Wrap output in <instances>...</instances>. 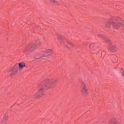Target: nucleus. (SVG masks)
Wrapping results in <instances>:
<instances>
[{
	"instance_id": "1",
	"label": "nucleus",
	"mask_w": 124,
	"mask_h": 124,
	"mask_svg": "<svg viewBox=\"0 0 124 124\" xmlns=\"http://www.w3.org/2000/svg\"><path fill=\"white\" fill-rule=\"evenodd\" d=\"M58 83V79L56 78L50 79L45 84H40L39 85L38 92H36L33 95V98H40L44 96V91L54 89Z\"/></svg>"
},
{
	"instance_id": "2",
	"label": "nucleus",
	"mask_w": 124,
	"mask_h": 124,
	"mask_svg": "<svg viewBox=\"0 0 124 124\" xmlns=\"http://www.w3.org/2000/svg\"><path fill=\"white\" fill-rule=\"evenodd\" d=\"M42 43L40 40H37L27 45L23 50V53L25 55H30L31 52L35 51L39 47L41 46Z\"/></svg>"
},
{
	"instance_id": "3",
	"label": "nucleus",
	"mask_w": 124,
	"mask_h": 124,
	"mask_svg": "<svg viewBox=\"0 0 124 124\" xmlns=\"http://www.w3.org/2000/svg\"><path fill=\"white\" fill-rule=\"evenodd\" d=\"M123 25H124V20L120 17L117 16L112 20V27L116 30L120 29Z\"/></svg>"
},
{
	"instance_id": "4",
	"label": "nucleus",
	"mask_w": 124,
	"mask_h": 124,
	"mask_svg": "<svg viewBox=\"0 0 124 124\" xmlns=\"http://www.w3.org/2000/svg\"><path fill=\"white\" fill-rule=\"evenodd\" d=\"M54 54V51L52 49H47L46 50L42 51L39 53L35 55V58H43L48 56H52Z\"/></svg>"
},
{
	"instance_id": "5",
	"label": "nucleus",
	"mask_w": 124,
	"mask_h": 124,
	"mask_svg": "<svg viewBox=\"0 0 124 124\" xmlns=\"http://www.w3.org/2000/svg\"><path fill=\"white\" fill-rule=\"evenodd\" d=\"M7 73L11 76H15L18 72V64H16L7 71Z\"/></svg>"
},
{
	"instance_id": "6",
	"label": "nucleus",
	"mask_w": 124,
	"mask_h": 124,
	"mask_svg": "<svg viewBox=\"0 0 124 124\" xmlns=\"http://www.w3.org/2000/svg\"><path fill=\"white\" fill-rule=\"evenodd\" d=\"M81 92L83 95H87L89 93L88 88L83 82H82L81 84Z\"/></svg>"
},
{
	"instance_id": "7",
	"label": "nucleus",
	"mask_w": 124,
	"mask_h": 124,
	"mask_svg": "<svg viewBox=\"0 0 124 124\" xmlns=\"http://www.w3.org/2000/svg\"><path fill=\"white\" fill-rule=\"evenodd\" d=\"M56 36L58 40H59V42H61V43L63 42V40L65 38L64 37V36H63L62 34H60L59 33H57L56 34Z\"/></svg>"
},
{
	"instance_id": "8",
	"label": "nucleus",
	"mask_w": 124,
	"mask_h": 124,
	"mask_svg": "<svg viewBox=\"0 0 124 124\" xmlns=\"http://www.w3.org/2000/svg\"><path fill=\"white\" fill-rule=\"evenodd\" d=\"M64 45L68 49H71L74 46L73 43L70 41H66Z\"/></svg>"
},
{
	"instance_id": "9",
	"label": "nucleus",
	"mask_w": 124,
	"mask_h": 124,
	"mask_svg": "<svg viewBox=\"0 0 124 124\" xmlns=\"http://www.w3.org/2000/svg\"><path fill=\"white\" fill-rule=\"evenodd\" d=\"M111 25H113V19L110 18L106 22L105 26L106 27L109 28L111 27Z\"/></svg>"
},
{
	"instance_id": "10",
	"label": "nucleus",
	"mask_w": 124,
	"mask_h": 124,
	"mask_svg": "<svg viewBox=\"0 0 124 124\" xmlns=\"http://www.w3.org/2000/svg\"><path fill=\"white\" fill-rule=\"evenodd\" d=\"M18 66L19 70L24 69V68H25V67L26 66V63L24 62H21L18 64Z\"/></svg>"
},
{
	"instance_id": "11",
	"label": "nucleus",
	"mask_w": 124,
	"mask_h": 124,
	"mask_svg": "<svg viewBox=\"0 0 124 124\" xmlns=\"http://www.w3.org/2000/svg\"><path fill=\"white\" fill-rule=\"evenodd\" d=\"M8 119V115L5 114L3 117V119L1 120L2 123H5L7 119Z\"/></svg>"
},
{
	"instance_id": "12",
	"label": "nucleus",
	"mask_w": 124,
	"mask_h": 124,
	"mask_svg": "<svg viewBox=\"0 0 124 124\" xmlns=\"http://www.w3.org/2000/svg\"><path fill=\"white\" fill-rule=\"evenodd\" d=\"M49 1L51 3H53V4H55V5H60V3L56 0H49Z\"/></svg>"
},
{
	"instance_id": "13",
	"label": "nucleus",
	"mask_w": 124,
	"mask_h": 124,
	"mask_svg": "<svg viewBox=\"0 0 124 124\" xmlns=\"http://www.w3.org/2000/svg\"><path fill=\"white\" fill-rule=\"evenodd\" d=\"M109 49H110L111 51H113V49H115V46H109Z\"/></svg>"
},
{
	"instance_id": "14",
	"label": "nucleus",
	"mask_w": 124,
	"mask_h": 124,
	"mask_svg": "<svg viewBox=\"0 0 124 124\" xmlns=\"http://www.w3.org/2000/svg\"><path fill=\"white\" fill-rule=\"evenodd\" d=\"M117 124V121H114L112 123V124Z\"/></svg>"
},
{
	"instance_id": "15",
	"label": "nucleus",
	"mask_w": 124,
	"mask_h": 124,
	"mask_svg": "<svg viewBox=\"0 0 124 124\" xmlns=\"http://www.w3.org/2000/svg\"><path fill=\"white\" fill-rule=\"evenodd\" d=\"M92 47H93V44H91V45H90V49H92Z\"/></svg>"
}]
</instances>
